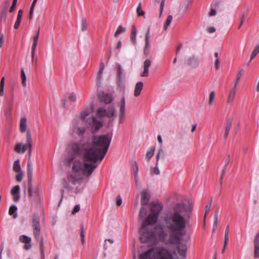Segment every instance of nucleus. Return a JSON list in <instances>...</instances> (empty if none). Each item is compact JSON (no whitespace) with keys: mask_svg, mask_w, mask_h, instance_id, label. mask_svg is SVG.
<instances>
[{"mask_svg":"<svg viewBox=\"0 0 259 259\" xmlns=\"http://www.w3.org/2000/svg\"><path fill=\"white\" fill-rule=\"evenodd\" d=\"M137 31L136 27L135 25H133L132 28V31L130 36V39L132 41V44L135 45L137 43L136 40V35H137Z\"/></svg>","mask_w":259,"mask_h":259,"instance_id":"25","label":"nucleus"},{"mask_svg":"<svg viewBox=\"0 0 259 259\" xmlns=\"http://www.w3.org/2000/svg\"><path fill=\"white\" fill-rule=\"evenodd\" d=\"M140 259H174L171 252L163 246L150 248L139 255Z\"/></svg>","mask_w":259,"mask_h":259,"instance_id":"3","label":"nucleus"},{"mask_svg":"<svg viewBox=\"0 0 259 259\" xmlns=\"http://www.w3.org/2000/svg\"><path fill=\"white\" fill-rule=\"evenodd\" d=\"M243 69H241L239 71V72L238 73L237 75V76H236V82L235 83V88L236 87V85L239 81V80H240L241 77L242 76V74H243Z\"/></svg>","mask_w":259,"mask_h":259,"instance_id":"48","label":"nucleus"},{"mask_svg":"<svg viewBox=\"0 0 259 259\" xmlns=\"http://www.w3.org/2000/svg\"><path fill=\"white\" fill-rule=\"evenodd\" d=\"M229 230V225H228L226 227V230H225L224 240H226V241L228 240Z\"/></svg>","mask_w":259,"mask_h":259,"instance_id":"61","label":"nucleus"},{"mask_svg":"<svg viewBox=\"0 0 259 259\" xmlns=\"http://www.w3.org/2000/svg\"><path fill=\"white\" fill-rule=\"evenodd\" d=\"M85 132V129L84 128L78 127L77 128V133L78 136H81L83 135Z\"/></svg>","mask_w":259,"mask_h":259,"instance_id":"60","label":"nucleus"},{"mask_svg":"<svg viewBox=\"0 0 259 259\" xmlns=\"http://www.w3.org/2000/svg\"><path fill=\"white\" fill-rule=\"evenodd\" d=\"M159 217L154 213H150L142 224V229L145 228L149 225H155L158 221Z\"/></svg>","mask_w":259,"mask_h":259,"instance_id":"8","label":"nucleus"},{"mask_svg":"<svg viewBox=\"0 0 259 259\" xmlns=\"http://www.w3.org/2000/svg\"><path fill=\"white\" fill-rule=\"evenodd\" d=\"M27 183H28V192L29 195H32V176L33 168L32 163L30 160H28L27 166Z\"/></svg>","mask_w":259,"mask_h":259,"instance_id":"7","label":"nucleus"},{"mask_svg":"<svg viewBox=\"0 0 259 259\" xmlns=\"http://www.w3.org/2000/svg\"><path fill=\"white\" fill-rule=\"evenodd\" d=\"M133 170L135 176H137L138 172V166L136 161H134V166H133Z\"/></svg>","mask_w":259,"mask_h":259,"instance_id":"55","label":"nucleus"},{"mask_svg":"<svg viewBox=\"0 0 259 259\" xmlns=\"http://www.w3.org/2000/svg\"><path fill=\"white\" fill-rule=\"evenodd\" d=\"M111 141V137L109 134L93 135L92 146L84 151L83 159L93 163L97 162L98 160L102 161L108 150Z\"/></svg>","mask_w":259,"mask_h":259,"instance_id":"2","label":"nucleus"},{"mask_svg":"<svg viewBox=\"0 0 259 259\" xmlns=\"http://www.w3.org/2000/svg\"><path fill=\"white\" fill-rule=\"evenodd\" d=\"M254 257L259 258V233L256 234L254 239Z\"/></svg>","mask_w":259,"mask_h":259,"instance_id":"19","label":"nucleus"},{"mask_svg":"<svg viewBox=\"0 0 259 259\" xmlns=\"http://www.w3.org/2000/svg\"><path fill=\"white\" fill-rule=\"evenodd\" d=\"M192 215L190 207L184 203H178L173 207L172 211L163 217L165 228L169 231V239L166 240L167 233L161 226L154 227V230L157 231L159 239L165 244H176V249L179 255V259H186L187 247L186 244L181 242L185 234L187 224Z\"/></svg>","mask_w":259,"mask_h":259,"instance_id":"1","label":"nucleus"},{"mask_svg":"<svg viewBox=\"0 0 259 259\" xmlns=\"http://www.w3.org/2000/svg\"><path fill=\"white\" fill-rule=\"evenodd\" d=\"M139 232L140 233V240L142 243H155L157 242V239L154 229L148 227L142 229L141 226Z\"/></svg>","mask_w":259,"mask_h":259,"instance_id":"6","label":"nucleus"},{"mask_svg":"<svg viewBox=\"0 0 259 259\" xmlns=\"http://www.w3.org/2000/svg\"><path fill=\"white\" fill-rule=\"evenodd\" d=\"M33 11H34V9H32V8H30V10H29V15H28V18L29 20H31L32 18V17H33Z\"/></svg>","mask_w":259,"mask_h":259,"instance_id":"64","label":"nucleus"},{"mask_svg":"<svg viewBox=\"0 0 259 259\" xmlns=\"http://www.w3.org/2000/svg\"><path fill=\"white\" fill-rule=\"evenodd\" d=\"M235 92H236V88H235V87H234V88L233 89H232L230 92V94H229V95L228 97V102L229 103L233 102L234 98L235 97Z\"/></svg>","mask_w":259,"mask_h":259,"instance_id":"38","label":"nucleus"},{"mask_svg":"<svg viewBox=\"0 0 259 259\" xmlns=\"http://www.w3.org/2000/svg\"><path fill=\"white\" fill-rule=\"evenodd\" d=\"M107 110L103 107L99 108L97 111V114L99 116H106Z\"/></svg>","mask_w":259,"mask_h":259,"instance_id":"33","label":"nucleus"},{"mask_svg":"<svg viewBox=\"0 0 259 259\" xmlns=\"http://www.w3.org/2000/svg\"><path fill=\"white\" fill-rule=\"evenodd\" d=\"M37 42L33 41L32 47H31V59L32 61H33L34 60V54H35V48L37 45Z\"/></svg>","mask_w":259,"mask_h":259,"instance_id":"45","label":"nucleus"},{"mask_svg":"<svg viewBox=\"0 0 259 259\" xmlns=\"http://www.w3.org/2000/svg\"><path fill=\"white\" fill-rule=\"evenodd\" d=\"M98 97L101 102L106 104H110L113 101V98L111 94H105L104 92L99 93Z\"/></svg>","mask_w":259,"mask_h":259,"instance_id":"13","label":"nucleus"},{"mask_svg":"<svg viewBox=\"0 0 259 259\" xmlns=\"http://www.w3.org/2000/svg\"><path fill=\"white\" fill-rule=\"evenodd\" d=\"M79 210H80V206L79 204H77L74 206V209L72 212V213L74 214V213L77 212L78 211H79Z\"/></svg>","mask_w":259,"mask_h":259,"instance_id":"62","label":"nucleus"},{"mask_svg":"<svg viewBox=\"0 0 259 259\" xmlns=\"http://www.w3.org/2000/svg\"><path fill=\"white\" fill-rule=\"evenodd\" d=\"M161 154L163 155L164 154V151L162 149V148H160L158 150V152L156 154V166L153 168L152 169V172L154 173L155 175H159L160 174V170L157 166L159 160L160 155Z\"/></svg>","mask_w":259,"mask_h":259,"instance_id":"20","label":"nucleus"},{"mask_svg":"<svg viewBox=\"0 0 259 259\" xmlns=\"http://www.w3.org/2000/svg\"><path fill=\"white\" fill-rule=\"evenodd\" d=\"M68 148H69L74 155H79L82 152V147L80 144L77 143H70Z\"/></svg>","mask_w":259,"mask_h":259,"instance_id":"11","label":"nucleus"},{"mask_svg":"<svg viewBox=\"0 0 259 259\" xmlns=\"http://www.w3.org/2000/svg\"><path fill=\"white\" fill-rule=\"evenodd\" d=\"M126 31V28L122 27L121 25H119L114 34L115 37L118 36L121 33L124 32Z\"/></svg>","mask_w":259,"mask_h":259,"instance_id":"37","label":"nucleus"},{"mask_svg":"<svg viewBox=\"0 0 259 259\" xmlns=\"http://www.w3.org/2000/svg\"><path fill=\"white\" fill-rule=\"evenodd\" d=\"M21 77L22 79V83L23 87L26 86V76L23 68L21 69Z\"/></svg>","mask_w":259,"mask_h":259,"instance_id":"39","label":"nucleus"},{"mask_svg":"<svg viewBox=\"0 0 259 259\" xmlns=\"http://www.w3.org/2000/svg\"><path fill=\"white\" fill-rule=\"evenodd\" d=\"M143 88V83L142 81H139L136 83L134 90V96L135 97H138L140 95Z\"/></svg>","mask_w":259,"mask_h":259,"instance_id":"24","label":"nucleus"},{"mask_svg":"<svg viewBox=\"0 0 259 259\" xmlns=\"http://www.w3.org/2000/svg\"><path fill=\"white\" fill-rule=\"evenodd\" d=\"M14 150L17 153H21L22 152V144L21 143L17 144L15 146Z\"/></svg>","mask_w":259,"mask_h":259,"instance_id":"53","label":"nucleus"},{"mask_svg":"<svg viewBox=\"0 0 259 259\" xmlns=\"http://www.w3.org/2000/svg\"><path fill=\"white\" fill-rule=\"evenodd\" d=\"M26 130V118L25 117L21 119L20 123V130L22 133H24Z\"/></svg>","mask_w":259,"mask_h":259,"instance_id":"29","label":"nucleus"},{"mask_svg":"<svg viewBox=\"0 0 259 259\" xmlns=\"http://www.w3.org/2000/svg\"><path fill=\"white\" fill-rule=\"evenodd\" d=\"M165 0H161L160 4V17L161 16L164 6L165 4Z\"/></svg>","mask_w":259,"mask_h":259,"instance_id":"58","label":"nucleus"},{"mask_svg":"<svg viewBox=\"0 0 259 259\" xmlns=\"http://www.w3.org/2000/svg\"><path fill=\"white\" fill-rule=\"evenodd\" d=\"M147 214V210L144 207H142L140 210L139 214L138 215L139 219H143Z\"/></svg>","mask_w":259,"mask_h":259,"instance_id":"41","label":"nucleus"},{"mask_svg":"<svg viewBox=\"0 0 259 259\" xmlns=\"http://www.w3.org/2000/svg\"><path fill=\"white\" fill-rule=\"evenodd\" d=\"M172 20V15H169L164 23V25L163 26L164 29L166 30L168 28V27L169 26V25L171 22Z\"/></svg>","mask_w":259,"mask_h":259,"instance_id":"42","label":"nucleus"},{"mask_svg":"<svg viewBox=\"0 0 259 259\" xmlns=\"http://www.w3.org/2000/svg\"><path fill=\"white\" fill-rule=\"evenodd\" d=\"M106 116L108 117H112L116 116L115 109L114 106H110L107 110Z\"/></svg>","mask_w":259,"mask_h":259,"instance_id":"28","label":"nucleus"},{"mask_svg":"<svg viewBox=\"0 0 259 259\" xmlns=\"http://www.w3.org/2000/svg\"><path fill=\"white\" fill-rule=\"evenodd\" d=\"M155 151V147L152 146L150 147V150L146 154V158L149 161L153 157Z\"/></svg>","mask_w":259,"mask_h":259,"instance_id":"30","label":"nucleus"},{"mask_svg":"<svg viewBox=\"0 0 259 259\" xmlns=\"http://www.w3.org/2000/svg\"><path fill=\"white\" fill-rule=\"evenodd\" d=\"M232 122H233V118H227L226 119V126L225 127V134H224V136H225V139H226L228 136L230 129L232 126Z\"/></svg>","mask_w":259,"mask_h":259,"instance_id":"22","label":"nucleus"},{"mask_svg":"<svg viewBox=\"0 0 259 259\" xmlns=\"http://www.w3.org/2000/svg\"><path fill=\"white\" fill-rule=\"evenodd\" d=\"M141 2H139V5L137 8V12L138 13V16H143L145 14V12L143 10H141Z\"/></svg>","mask_w":259,"mask_h":259,"instance_id":"46","label":"nucleus"},{"mask_svg":"<svg viewBox=\"0 0 259 259\" xmlns=\"http://www.w3.org/2000/svg\"><path fill=\"white\" fill-rule=\"evenodd\" d=\"M215 97V93L214 91H212L210 92L209 94V104L210 105H211L212 104V101L214 98Z\"/></svg>","mask_w":259,"mask_h":259,"instance_id":"56","label":"nucleus"},{"mask_svg":"<svg viewBox=\"0 0 259 259\" xmlns=\"http://www.w3.org/2000/svg\"><path fill=\"white\" fill-rule=\"evenodd\" d=\"M84 160L83 163L79 161H75L73 164L72 170L76 172L82 171L84 176L90 177L98 165L96 163H89L88 162H90V161Z\"/></svg>","mask_w":259,"mask_h":259,"instance_id":"4","label":"nucleus"},{"mask_svg":"<svg viewBox=\"0 0 259 259\" xmlns=\"http://www.w3.org/2000/svg\"><path fill=\"white\" fill-rule=\"evenodd\" d=\"M38 192H39V190H38V189L37 188H35L34 189L32 188V196H30L29 195H28V196L30 197H33L34 200H36V199H37L38 195Z\"/></svg>","mask_w":259,"mask_h":259,"instance_id":"47","label":"nucleus"},{"mask_svg":"<svg viewBox=\"0 0 259 259\" xmlns=\"http://www.w3.org/2000/svg\"><path fill=\"white\" fill-rule=\"evenodd\" d=\"M11 194L13 196V200L15 202H18L20 199V186L16 185L11 190Z\"/></svg>","mask_w":259,"mask_h":259,"instance_id":"17","label":"nucleus"},{"mask_svg":"<svg viewBox=\"0 0 259 259\" xmlns=\"http://www.w3.org/2000/svg\"><path fill=\"white\" fill-rule=\"evenodd\" d=\"M67 180L73 184H76L78 182V179L75 178L72 174H69L67 176Z\"/></svg>","mask_w":259,"mask_h":259,"instance_id":"40","label":"nucleus"},{"mask_svg":"<svg viewBox=\"0 0 259 259\" xmlns=\"http://www.w3.org/2000/svg\"><path fill=\"white\" fill-rule=\"evenodd\" d=\"M22 18L17 17L16 21L15 23L14 27L15 29H17L19 28L20 24L21 23Z\"/></svg>","mask_w":259,"mask_h":259,"instance_id":"57","label":"nucleus"},{"mask_svg":"<svg viewBox=\"0 0 259 259\" xmlns=\"http://www.w3.org/2000/svg\"><path fill=\"white\" fill-rule=\"evenodd\" d=\"M93 122L94 125H96V128L97 130L100 129L102 126V122L98 120L95 117L93 118Z\"/></svg>","mask_w":259,"mask_h":259,"instance_id":"44","label":"nucleus"},{"mask_svg":"<svg viewBox=\"0 0 259 259\" xmlns=\"http://www.w3.org/2000/svg\"><path fill=\"white\" fill-rule=\"evenodd\" d=\"M19 240L21 242L25 243L24 245V248L25 250H29L31 247V238L30 237L25 235H22L20 236Z\"/></svg>","mask_w":259,"mask_h":259,"instance_id":"14","label":"nucleus"},{"mask_svg":"<svg viewBox=\"0 0 259 259\" xmlns=\"http://www.w3.org/2000/svg\"><path fill=\"white\" fill-rule=\"evenodd\" d=\"M150 27H149L145 34V44L144 49V54L147 56L150 52Z\"/></svg>","mask_w":259,"mask_h":259,"instance_id":"10","label":"nucleus"},{"mask_svg":"<svg viewBox=\"0 0 259 259\" xmlns=\"http://www.w3.org/2000/svg\"><path fill=\"white\" fill-rule=\"evenodd\" d=\"M150 194L147 190H144L141 193V203L142 206L147 205L150 200Z\"/></svg>","mask_w":259,"mask_h":259,"instance_id":"18","label":"nucleus"},{"mask_svg":"<svg viewBox=\"0 0 259 259\" xmlns=\"http://www.w3.org/2000/svg\"><path fill=\"white\" fill-rule=\"evenodd\" d=\"M117 73H116V83L118 87H122L123 84L124 74L123 70L121 66L117 63L116 64Z\"/></svg>","mask_w":259,"mask_h":259,"instance_id":"9","label":"nucleus"},{"mask_svg":"<svg viewBox=\"0 0 259 259\" xmlns=\"http://www.w3.org/2000/svg\"><path fill=\"white\" fill-rule=\"evenodd\" d=\"M151 62L150 60L147 59L144 62V70L141 73V76L146 77L149 75V67L151 66Z\"/></svg>","mask_w":259,"mask_h":259,"instance_id":"23","label":"nucleus"},{"mask_svg":"<svg viewBox=\"0 0 259 259\" xmlns=\"http://www.w3.org/2000/svg\"><path fill=\"white\" fill-rule=\"evenodd\" d=\"M32 228L33 230V234L36 239L39 242L41 254L44 255V246L43 243V239L40 236V220L38 215L37 213H33L32 215Z\"/></svg>","mask_w":259,"mask_h":259,"instance_id":"5","label":"nucleus"},{"mask_svg":"<svg viewBox=\"0 0 259 259\" xmlns=\"http://www.w3.org/2000/svg\"><path fill=\"white\" fill-rule=\"evenodd\" d=\"M193 2V0H184L183 3L180 5V8L183 11H185L188 9V6Z\"/></svg>","mask_w":259,"mask_h":259,"instance_id":"31","label":"nucleus"},{"mask_svg":"<svg viewBox=\"0 0 259 259\" xmlns=\"http://www.w3.org/2000/svg\"><path fill=\"white\" fill-rule=\"evenodd\" d=\"M105 66L103 63H101L100 65L99 70L97 73V79L98 81H100L102 78V74L104 69Z\"/></svg>","mask_w":259,"mask_h":259,"instance_id":"32","label":"nucleus"},{"mask_svg":"<svg viewBox=\"0 0 259 259\" xmlns=\"http://www.w3.org/2000/svg\"><path fill=\"white\" fill-rule=\"evenodd\" d=\"M80 237L82 244H84L85 241L84 234V227L83 225H81L80 228Z\"/></svg>","mask_w":259,"mask_h":259,"instance_id":"49","label":"nucleus"},{"mask_svg":"<svg viewBox=\"0 0 259 259\" xmlns=\"http://www.w3.org/2000/svg\"><path fill=\"white\" fill-rule=\"evenodd\" d=\"M75 157L74 155L68 156L65 160V163L68 166H70L72 162L74 160Z\"/></svg>","mask_w":259,"mask_h":259,"instance_id":"36","label":"nucleus"},{"mask_svg":"<svg viewBox=\"0 0 259 259\" xmlns=\"http://www.w3.org/2000/svg\"><path fill=\"white\" fill-rule=\"evenodd\" d=\"M23 176V172L22 171H19V173L16 176V180L17 182H21L22 180Z\"/></svg>","mask_w":259,"mask_h":259,"instance_id":"54","label":"nucleus"},{"mask_svg":"<svg viewBox=\"0 0 259 259\" xmlns=\"http://www.w3.org/2000/svg\"><path fill=\"white\" fill-rule=\"evenodd\" d=\"M259 53V45L254 48L250 55V60H252Z\"/></svg>","mask_w":259,"mask_h":259,"instance_id":"43","label":"nucleus"},{"mask_svg":"<svg viewBox=\"0 0 259 259\" xmlns=\"http://www.w3.org/2000/svg\"><path fill=\"white\" fill-rule=\"evenodd\" d=\"M229 162H230V155H228L227 158L226 159V160L225 161V163L224 166L223 167V168L222 170L221 176V178H220V184L221 185H222L223 177H224V176L226 172V167H227V165L228 164V163H229Z\"/></svg>","mask_w":259,"mask_h":259,"instance_id":"26","label":"nucleus"},{"mask_svg":"<svg viewBox=\"0 0 259 259\" xmlns=\"http://www.w3.org/2000/svg\"><path fill=\"white\" fill-rule=\"evenodd\" d=\"M26 139H27L28 146V160H30L32 152V140L31 138V135L29 131H27L26 132Z\"/></svg>","mask_w":259,"mask_h":259,"instance_id":"21","label":"nucleus"},{"mask_svg":"<svg viewBox=\"0 0 259 259\" xmlns=\"http://www.w3.org/2000/svg\"><path fill=\"white\" fill-rule=\"evenodd\" d=\"M219 210L217 209L214 215V222L213 224L212 232H214L217 227Z\"/></svg>","mask_w":259,"mask_h":259,"instance_id":"35","label":"nucleus"},{"mask_svg":"<svg viewBox=\"0 0 259 259\" xmlns=\"http://www.w3.org/2000/svg\"><path fill=\"white\" fill-rule=\"evenodd\" d=\"M187 64L192 68L197 67L199 64L198 57L195 55L190 57L187 60Z\"/></svg>","mask_w":259,"mask_h":259,"instance_id":"16","label":"nucleus"},{"mask_svg":"<svg viewBox=\"0 0 259 259\" xmlns=\"http://www.w3.org/2000/svg\"><path fill=\"white\" fill-rule=\"evenodd\" d=\"M81 29L82 31H85L87 29L85 20L84 18H82L81 21Z\"/></svg>","mask_w":259,"mask_h":259,"instance_id":"50","label":"nucleus"},{"mask_svg":"<svg viewBox=\"0 0 259 259\" xmlns=\"http://www.w3.org/2000/svg\"><path fill=\"white\" fill-rule=\"evenodd\" d=\"M212 199L209 202L208 204L205 207V215L208 212L211 205Z\"/></svg>","mask_w":259,"mask_h":259,"instance_id":"59","label":"nucleus"},{"mask_svg":"<svg viewBox=\"0 0 259 259\" xmlns=\"http://www.w3.org/2000/svg\"><path fill=\"white\" fill-rule=\"evenodd\" d=\"M125 98L123 97L120 102V105L119 108V123L122 122V119L125 117Z\"/></svg>","mask_w":259,"mask_h":259,"instance_id":"15","label":"nucleus"},{"mask_svg":"<svg viewBox=\"0 0 259 259\" xmlns=\"http://www.w3.org/2000/svg\"><path fill=\"white\" fill-rule=\"evenodd\" d=\"M68 99L69 101L74 102L76 101V97L74 93H70L68 94Z\"/></svg>","mask_w":259,"mask_h":259,"instance_id":"52","label":"nucleus"},{"mask_svg":"<svg viewBox=\"0 0 259 259\" xmlns=\"http://www.w3.org/2000/svg\"><path fill=\"white\" fill-rule=\"evenodd\" d=\"M163 207V205L161 203H151L150 206L151 213L159 217Z\"/></svg>","mask_w":259,"mask_h":259,"instance_id":"12","label":"nucleus"},{"mask_svg":"<svg viewBox=\"0 0 259 259\" xmlns=\"http://www.w3.org/2000/svg\"><path fill=\"white\" fill-rule=\"evenodd\" d=\"M17 210V207L15 205H13L11 206L9 208V214L10 215L13 216L14 219H16L18 217Z\"/></svg>","mask_w":259,"mask_h":259,"instance_id":"27","label":"nucleus"},{"mask_svg":"<svg viewBox=\"0 0 259 259\" xmlns=\"http://www.w3.org/2000/svg\"><path fill=\"white\" fill-rule=\"evenodd\" d=\"M13 170L16 172H19L22 171L20 164V160L19 159H17L14 161L13 164Z\"/></svg>","mask_w":259,"mask_h":259,"instance_id":"34","label":"nucleus"},{"mask_svg":"<svg viewBox=\"0 0 259 259\" xmlns=\"http://www.w3.org/2000/svg\"><path fill=\"white\" fill-rule=\"evenodd\" d=\"M27 149H28V141H27V144L22 145V152L24 153L25 152Z\"/></svg>","mask_w":259,"mask_h":259,"instance_id":"63","label":"nucleus"},{"mask_svg":"<svg viewBox=\"0 0 259 259\" xmlns=\"http://www.w3.org/2000/svg\"><path fill=\"white\" fill-rule=\"evenodd\" d=\"M89 112L87 110H84L81 111L80 113V118L82 120H84L86 118V117L89 115Z\"/></svg>","mask_w":259,"mask_h":259,"instance_id":"51","label":"nucleus"}]
</instances>
